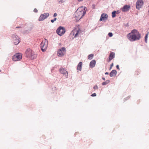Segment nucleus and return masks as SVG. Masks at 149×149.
<instances>
[{"mask_svg":"<svg viewBox=\"0 0 149 149\" xmlns=\"http://www.w3.org/2000/svg\"><path fill=\"white\" fill-rule=\"evenodd\" d=\"M105 74H109V73L108 72H107L105 73Z\"/></svg>","mask_w":149,"mask_h":149,"instance_id":"nucleus-39","label":"nucleus"},{"mask_svg":"<svg viewBox=\"0 0 149 149\" xmlns=\"http://www.w3.org/2000/svg\"><path fill=\"white\" fill-rule=\"evenodd\" d=\"M1 71V70H0V72Z\"/></svg>","mask_w":149,"mask_h":149,"instance_id":"nucleus-44","label":"nucleus"},{"mask_svg":"<svg viewBox=\"0 0 149 149\" xmlns=\"http://www.w3.org/2000/svg\"><path fill=\"white\" fill-rule=\"evenodd\" d=\"M30 56H31L29 57V58L32 60L34 59L36 57V55L32 52Z\"/></svg>","mask_w":149,"mask_h":149,"instance_id":"nucleus-19","label":"nucleus"},{"mask_svg":"<svg viewBox=\"0 0 149 149\" xmlns=\"http://www.w3.org/2000/svg\"><path fill=\"white\" fill-rule=\"evenodd\" d=\"M33 11L35 13H37L38 12V10H37V9L36 8H35L34 9V10H33Z\"/></svg>","mask_w":149,"mask_h":149,"instance_id":"nucleus-34","label":"nucleus"},{"mask_svg":"<svg viewBox=\"0 0 149 149\" xmlns=\"http://www.w3.org/2000/svg\"><path fill=\"white\" fill-rule=\"evenodd\" d=\"M57 15V14L56 13H55L53 15V17H56V16Z\"/></svg>","mask_w":149,"mask_h":149,"instance_id":"nucleus-32","label":"nucleus"},{"mask_svg":"<svg viewBox=\"0 0 149 149\" xmlns=\"http://www.w3.org/2000/svg\"><path fill=\"white\" fill-rule=\"evenodd\" d=\"M108 35L109 37H111L113 36V34L112 33L109 32L108 33Z\"/></svg>","mask_w":149,"mask_h":149,"instance_id":"nucleus-28","label":"nucleus"},{"mask_svg":"<svg viewBox=\"0 0 149 149\" xmlns=\"http://www.w3.org/2000/svg\"><path fill=\"white\" fill-rule=\"evenodd\" d=\"M48 44V41L46 39L43 40L40 44V47L43 52H45L47 48Z\"/></svg>","mask_w":149,"mask_h":149,"instance_id":"nucleus-3","label":"nucleus"},{"mask_svg":"<svg viewBox=\"0 0 149 149\" xmlns=\"http://www.w3.org/2000/svg\"><path fill=\"white\" fill-rule=\"evenodd\" d=\"M56 18H55L53 19H52L51 20V22L52 23H53L56 20Z\"/></svg>","mask_w":149,"mask_h":149,"instance_id":"nucleus-25","label":"nucleus"},{"mask_svg":"<svg viewBox=\"0 0 149 149\" xmlns=\"http://www.w3.org/2000/svg\"><path fill=\"white\" fill-rule=\"evenodd\" d=\"M32 52V51L30 49H27L25 52L26 56L28 58L30 57L31 54Z\"/></svg>","mask_w":149,"mask_h":149,"instance_id":"nucleus-12","label":"nucleus"},{"mask_svg":"<svg viewBox=\"0 0 149 149\" xmlns=\"http://www.w3.org/2000/svg\"><path fill=\"white\" fill-rule=\"evenodd\" d=\"M13 42L15 45H18L20 42V38L16 35H12Z\"/></svg>","mask_w":149,"mask_h":149,"instance_id":"nucleus-6","label":"nucleus"},{"mask_svg":"<svg viewBox=\"0 0 149 149\" xmlns=\"http://www.w3.org/2000/svg\"><path fill=\"white\" fill-rule=\"evenodd\" d=\"M94 55L93 54H91L88 56V58L89 60L92 59Z\"/></svg>","mask_w":149,"mask_h":149,"instance_id":"nucleus-20","label":"nucleus"},{"mask_svg":"<svg viewBox=\"0 0 149 149\" xmlns=\"http://www.w3.org/2000/svg\"><path fill=\"white\" fill-rule=\"evenodd\" d=\"M116 67L119 70H120V68H119V66L118 65H117L116 66Z\"/></svg>","mask_w":149,"mask_h":149,"instance_id":"nucleus-35","label":"nucleus"},{"mask_svg":"<svg viewBox=\"0 0 149 149\" xmlns=\"http://www.w3.org/2000/svg\"><path fill=\"white\" fill-rule=\"evenodd\" d=\"M102 79L104 80H105V78L104 77H102Z\"/></svg>","mask_w":149,"mask_h":149,"instance_id":"nucleus-40","label":"nucleus"},{"mask_svg":"<svg viewBox=\"0 0 149 149\" xmlns=\"http://www.w3.org/2000/svg\"><path fill=\"white\" fill-rule=\"evenodd\" d=\"M86 8L81 6L78 8L75 13L76 19L78 20L81 19L86 13Z\"/></svg>","mask_w":149,"mask_h":149,"instance_id":"nucleus-1","label":"nucleus"},{"mask_svg":"<svg viewBox=\"0 0 149 149\" xmlns=\"http://www.w3.org/2000/svg\"><path fill=\"white\" fill-rule=\"evenodd\" d=\"M60 49L61 50V51L63 52H64L65 51V49L64 47H62L61 49Z\"/></svg>","mask_w":149,"mask_h":149,"instance_id":"nucleus-27","label":"nucleus"},{"mask_svg":"<svg viewBox=\"0 0 149 149\" xmlns=\"http://www.w3.org/2000/svg\"><path fill=\"white\" fill-rule=\"evenodd\" d=\"M93 6H94V4H93Z\"/></svg>","mask_w":149,"mask_h":149,"instance_id":"nucleus-43","label":"nucleus"},{"mask_svg":"<svg viewBox=\"0 0 149 149\" xmlns=\"http://www.w3.org/2000/svg\"><path fill=\"white\" fill-rule=\"evenodd\" d=\"M82 66V62H80L77 65V70L81 71V70Z\"/></svg>","mask_w":149,"mask_h":149,"instance_id":"nucleus-16","label":"nucleus"},{"mask_svg":"<svg viewBox=\"0 0 149 149\" xmlns=\"http://www.w3.org/2000/svg\"><path fill=\"white\" fill-rule=\"evenodd\" d=\"M117 72L115 70H112L110 73L109 75L111 77L115 76L116 75Z\"/></svg>","mask_w":149,"mask_h":149,"instance_id":"nucleus-14","label":"nucleus"},{"mask_svg":"<svg viewBox=\"0 0 149 149\" xmlns=\"http://www.w3.org/2000/svg\"><path fill=\"white\" fill-rule=\"evenodd\" d=\"M116 11H113L112 12V16L113 18L116 17Z\"/></svg>","mask_w":149,"mask_h":149,"instance_id":"nucleus-22","label":"nucleus"},{"mask_svg":"<svg viewBox=\"0 0 149 149\" xmlns=\"http://www.w3.org/2000/svg\"><path fill=\"white\" fill-rule=\"evenodd\" d=\"M127 37L130 41L133 42L139 40L141 38V36L139 34L137 35L135 34L129 33L127 35Z\"/></svg>","mask_w":149,"mask_h":149,"instance_id":"nucleus-2","label":"nucleus"},{"mask_svg":"<svg viewBox=\"0 0 149 149\" xmlns=\"http://www.w3.org/2000/svg\"><path fill=\"white\" fill-rule=\"evenodd\" d=\"M79 2H82L84 1V0H77Z\"/></svg>","mask_w":149,"mask_h":149,"instance_id":"nucleus-37","label":"nucleus"},{"mask_svg":"<svg viewBox=\"0 0 149 149\" xmlns=\"http://www.w3.org/2000/svg\"><path fill=\"white\" fill-rule=\"evenodd\" d=\"M49 15L48 13H45L44 14H42L40 15L39 18V21H42L44 19H46L47 17H48Z\"/></svg>","mask_w":149,"mask_h":149,"instance_id":"nucleus-8","label":"nucleus"},{"mask_svg":"<svg viewBox=\"0 0 149 149\" xmlns=\"http://www.w3.org/2000/svg\"><path fill=\"white\" fill-rule=\"evenodd\" d=\"M148 7H149V6H148Z\"/></svg>","mask_w":149,"mask_h":149,"instance_id":"nucleus-45","label":"nucleus"},{"mask_svg":"<svg viewBox=\"0 0 149 149\" xmlns=\"http://www.w3.org/2000/svg\"><path fill=\"white\" fill-rule=\"evenodd\" d=\"M22 58V54L20 53H17L13 56L12 59L13 61H16L20 60Z\"/></svg>","mask_w":149,"mask_h":149,"instance_id":"nucleus-5","label":"nucleus"},{"mask_svg":"<svg viewBox=\"0 0 149 149\" xmlns=\"http://www.w3.org/2000/svg\"><path fill=\"white\" fill-rule=\"evenodd\" d=\"M93 88L94 90L98 89V87L97 85H95L93 87Z\"/></svg>","mask_w":149,"mask_h":149,"instance_id":"nucleus-29","label":"nucleus"},{"mask_svg":"<svg viewBox=\"0 0 149 149\" xmlns=\"http://www.w3.org/2000/svg\"><path fill=\"white\" fill-rule=\"evenodd\" d=\"M130 8V6L129 5H125L121 9L122 11L125 12L128 11Z\"/></svg>","mask_w":149,"mask_h":149,"instance_id":"nucleus-11","label":"nucleus"},{"mask_svg":"<svg viewBox=\"0 0 149 149\" xmlns=\"http://www.w3.org/2000/svg\"><path fill=\"white\" fill-rule=\"evenodd\" d=\"M148 15L149 16V10H148Z\"/></svg>","mask_w":149,"mask_h":149,"instance_id":"nucleus-41","label":"nucleus"},{"mask_svg":"<svg viewBox=\"0 0 149 149\" xmlns=\"http://www.w3.org/2000/svg\"><path fill=\"white\" fill-rule=\"evenodd\" d=\"M109 60H111L113 59L115 57V53L114 52H111L109 54Z\"/></svg>","mask_w":149,"mask_h":149,"instance_id":"nucleus-17","label":"nucleus"},{"mask_svg":"<svg viewBox=\"0 0 149 149\" xmlns=\"http://www.w3.org/2000/svg\"><path fill=\"white\" fill-rule=\"evenodd\" d=\"M113 66V63H112L111 65H110V69H109V70H110L111 69V68H112V67Z\"/></svg>","mask_w":149,"mask_h":149,"instance_id":"nucleus-31","label":"nucleus"},{"mask_svg":"<svg viewBox=\"0 0 149 149\" xmlns=\"http://www.w3.org/2000/svg\"><path fill=\"white\" fill-rule=\"evenodd\" d=\"M143 0H137L136 4V9H139L143 6Z\"/></svg>","mask_w":149,"mask_h":149,"instance_id":"nucleus-7","label":"nucleus"},{"mask_svg":"<svg viewBox=\"0 0 149 149\" xmlns=\"http://www.w3.org/2000/svg\"><path fill=\"white\" fill-rule=\"evenodd\" d=\"M80 31V30L79 29H78V30H77L76 31V33H75V36H74V38H76L78 34L79 33Z\"/></svg>","mask_w":149,"mask_h":149,"instance_id":"nucleus-24","label":"nucleus"},{"mask_svg":"<svg viewBox=\"0 0 149 149\" xmlns=\"http://www.w3.org/2000/svg\"><path fill=\"white\" fill-rule=\"evenodd\" d=\"M60 72L62 74L65 75V77L67 78L68 77V72L66 71L65 69L62 68L60 69Z\"/></svg>","mask_w":149,"mask_h":149,"instance_id":"nucleus-9","label":"nucleus"},{"mask_svg":"<svg viewBox=\"0 0 149 149\" xmlns=\"http://www.w3.org/2000/svg\"><path fill=\"white\" fill-rule=\"evenodd\" d=\"M145 42L147 43V39H145Z\"/></svg>","mask_w":149,"mask_h":149,"instance_id":"nucleus-38","label":"nucleus"},{"mask_svg":"<svg viewBox=\"0 0 149 149\" xmlns=\"http://www.w3.org/2000/svg\"><path fill=\"white\" fill-rule=\"evenodd\" d=\"M57 55L58 56H62L64 55L63 53L60 49H58L57 52Z\"/></svg>","mask_w":149,"mask_h":149,"instance_id":"nucleus-18","label":"nucleus"},{"mask_svg":"<svg viewBox=\"0 0 149 149\" xmlns=\"http://www.w3.org/2000/svg\"><path fill=\"white\" fill-rule=\"evenodd\" d=\"M96 61L95 60H93L91 61L89 64L90 67L91 68H94L95 65Z\"/></svg>","mask_w":149,"mask_h":149,"instance_id":"nucleus-13","label":"nucleus"},{"mask_svg":"<svg viewBox=\"0 0 149 149\" xmlns=\"http://www.w3.org/2000/svg\"><path fill=\"white\" fill-rule=\"evenodd\" d=\"M110 82L109 80H107L106 81L102 83V85L103 86H104L108 84Z\"/></svg>","mask_w":149,"mask_h":149,"instance_id":"nucleus-21","label":"nucleus"},{"mask_svg":"<svg viewBox=\"0 0 149 149\" xmlns=\"http://www.w3.org/2000/svg\"><path fill=\"white\" fill-rule=\"evenodd\" d=\"M65 31L64 28L61 26H59L56 31L57 33L60 36H62L65 33Z\"/></svg>","mask_w":149,"mask_h":149,"instance_id":"nucleus-4","label":"nucleus"},{"mask_svg":"<svg viewBox=\"0 0 149 149\" xmlns=\"http://www.w3.org/2000/svg\"><path fill=\"white\" fill-rule=\"evenodd\" d=\"M96 96V93H94L91 95V96L92 97H95Z\"/></svg>","mask_w":149,"mask_h":149,"instance_id":"nucleus-30","label":"nucleus"},{"mask_svg":"<svg viewBox=\"0 0 149 149\" xmlns=\"http://www.w3.org/2000/svg\"><path fill=\"white\" fill-rule=\"evenodd\" d=\"M66 0H57L58 1L59 4H61L65 2Z\"/></svg>","mask_w":149,"mask_h":149,"instance_id":"nucleus-23","label":"nucleus"},{"mask_svg":"<svg viewBox=\"0 0 149 149\" xmlns=\"http://www.w3.org/2000/svg\"><path fill=\"white\" fill-rule=\"evenodd\" d=\"M149 32H148L147 34H146L145 36V39H147V38H148V35L149 34Z\"/></svg>","mask_w":149,"mask_h":149,"instance_id":"nucleus-26","label":"nucleus"},{"mask_svg":"<svg viewBox=\"0 0 149 149\" xmlns=\"http://www.w3.org/2000/svg\"><path fill=\"white\" fill-rule=\"evenodd\" d=\"M116 13L117 14H118L120 13L119 11V10H118L117 11H116Z\"/></svg>","mask_w":149,"mask_h":149,"instance_id":"nucleus-36","label":"nucleus"},{"mask_svg":"<svg viewBox=\"0 0 149 149\" xmlns=\"http://www.w3.org/2000/svg\"><path fill=\"white\" fill-rule=\"evenodd\" d=\"M20 26H18V27H16V28H20Z\"/></svg>","mask_w":149,"mask_h":149,"instance_id":"nucleus-42","label":"nucleus"},{"mask_svg":"<svg viewBox=\"0 0 149 149\" xmlns=\"http://www.w3.org/2000/svg\"><path fill=\"white\" fill-rule=\"evenodd\" d=\"M108 17V15L107 14L103 13L102 14L100 19V21H104L107 20Z\"/></svg>","mask_w":149,"mask_h":149,"instance_id":"nucleus-10","label":"nucleus"},{"mask_svg":"<svg viewBox=\"0 0 149 149\" xmlns=\"http://www.w3.org/2000/svg\"><path fill=\"white\" fill-rule=\"evenodd\" d=\"M131 33V34H135V35H138L139 34L140 35H141V34L138 31L135 29H134L132 30L131 33Z\"/></svg>","mask_w":149,"mask_h":149,"instance_id":"nucleus-15","label":"nucleus"},{"mask_svg":"<svg viewBox=\"0 0 149 149\" xmlns=\"http://www.w3.org/2000/svg\"><path fill=\"white\" fill-rule=\"evenodd\" d=\"M130 97V96H128L124 100L126 101Z\"/></svg>","mask_w":149,"mask_h":149,"instance_id":"nucleus-33","label":"nucleus"}]
</instances>
